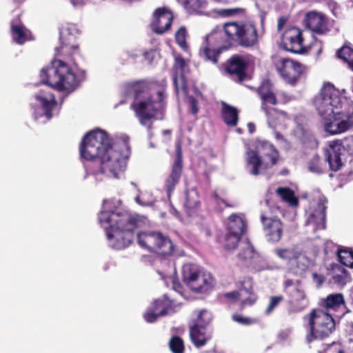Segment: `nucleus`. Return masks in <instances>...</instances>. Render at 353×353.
Returning <instances> with one entry per match:
<instances>
[{
    "mask_svg": "<svg viewBox=\"0 0 353 353\" xmlns=\"http://www.w3.org/2000/svg\"><path fill=\"white\" fill-rule=\"evenodd\" d=\"M125 146L124 143H114L105 131L97 129L83 136L79 154L86 161L85 167L90 174L119 178L126 167L127 156L121 151Z\"/></svg>",
    "mask_w": 353,
    "mask_h": 353,
    "instance_id": "nucleus-1",
    "label": "nucleus"
},
{
    "mask_svg": "<svg viewBox=\"0 0 353 353\" xmlns=\"http://www.w3.org/2000/svg\"><path fill=\"white\" fill-rule=\"evenodd\" d=\"M123 93L133 97L130 108L134 111L140 124L152 128V121L162 120L166 108V84L148 79L126 82Z\"/></svg>",
    "mask_w": 353,
    "mask_h": 353,
    "instance_id": "nucleus-2",
    "label": "nucleus"
},
{
    "mask_svg": "<svg viewBox=\"0 0 353 353\" xmlns=\"http://www.w3.org/2000/svg\"><path fill=\"white\" fill-rule=\"evenodd\" d=\"M314 105L325 119L326 132L335 135L353 130V101L330 83H324L314 99Z\"/></svg>",
    "mask_w": 353,
    "mask_h": 353,
    "instance_id": "nucleus-3",
    "label": "nucleus"
},
{
    "mask_svg": "<svg viewBox=\"0 0 353 353\" xmlns=\"http://www.w3.org/2000/svg\"><path fill=\"white\" fill-rule=\"evenodd\" d=\"M40 78L48 86L40 90L35 98L40 102L44 115L50 119L53 108L57 105L51 90L73 91L78 86V81L76 74L61 61H54L52 65L42 68Z\"/></svg>",
    "mask_w": 353,
    "mask_h": 353,
    "instance_id": "nucleus-4",
    "label": "nucleus"
},
{
    "mask_svg": "<svg viewBox=\"0 0 353 353\" xmlns=\"http://www.w3.org/2000/svg\"><path fill=\"white\" fill-rule=\"evenodd\" d=\"M99 221L105 227L110 244L117 250L129 247L134 240L135 230L144 224L142 216L126 211H101Z\"/></svg>",
    "mask_w": 353,
    "mask_h": 353,
    "instance_id": "nucleus-5",
    "label": "nucleus"
},
{
    "mask_svg": "<svg viewBox=\"0 0 353 353\" xmlns=\"http://www.w3.org/2000/svg\"><path fill=\"white\" fill-rule=\"evenodd\" d=\"M258 17L260 28L257 30L256 23L252 21H238L223 24L226 40L228 45L239 46L245 48H252L259 43V39L265 34L267 12L259 9Z\"/></svg>",
    "mask_w": 353,
    "mask_h": 353,
    "instance_id": "nucleus-6",
    "label": "nucleus"
},
{
    "mask_svg": "<svg viewBox=\"0 0 353 353\" xmlns=\"http://www.w3.org/2000/svg\"><path fill=\"white\" fill-rule=\"evenodd\" d=\"M334 315L324 312L321 308H314L303 317L307 321L305 340L308 343L314 340H323L335 330Z\"/></svg>",
    "mask_w": 353,
    "mask_h": 353,
    "instance_id": "nucleus-7",
    "label": "nucleus"
},
{
    "mask_svg": "<svg viewBox=\"0 0 353 353\" xmlns=\"http://www.w3.org/2000/svg\"><path fill=\"white\" fill-rule=\"evenodd\" d=\"M278 159L279 152L275 147L269 142H263L259 152L253 150L247 152L246 162L247 165L251 167L250 172L257 176L260 174V167L271 168L277 163Z\"/></svg>",
    "mask_w": 353,
    "mask_h": 353,
    "instance_id": "nucleus-8",
    "label": "nucleus"
},
{
    "mask_svg": "<svg viewBox=\"0 0 353 353\" xmlns=\"http://www.w3.org/2000/svg\"><path fill=\"white\" fill-rule=\"evenodd\" d=\"M77 34H78V30L74 25H70L61 30L60 32L61 44L59 47L56 48V59L52 62L61 61L72 70L65 61L72 62L75 64L74 56L79 52Z\"/></svg>",
    "mask_w": 353,
    "mask_h": 353,
    "instance_id": "nucleus-9",
    "label": "nucleus"
},
{
    "mask_svg": "<svg viewBox=\"0 0 353 353\" xmlns=\"http://www.w3.org/2000/svg\"><path fill=\"white\" fill-rule=\"evenodd\" d=\"M256 92L261 100V110L269 121H274L279 116H287L285 111L274 107L279 101L274 92L273 83L270 79H263L256 88Z\"/></svg>",
    "mask_w": 353,
    "mask_h": 353,
    "instance_id": "nucleus-10",
    "label": "nucleus"
},
{
    "mask_svg": "<svg viewBox=\"0 0 353 353\" xmlns=\"http://www.w3.org/2000/svg\"><path fill=\"white\" fill-rule=\"evenodd\" d=\"M137 241L142 248L163 256H170L174 250L170 239L160 232L138 233Z\"/></svg>",
    "mask_w": 353,
    "mask_h": 353,
    "instance_id": "nucleus-11",
    "label": "nucleus"
},
{
    "mask_svg": "<svg viewBox=\"0 0 353 353\" xmlns=\"http://www.w3.org/2000/svg\"><path fill=\"white\" fill-rule=\"evenodd\" d=\"M260 220L267 241L279 242L283 234V224L281 219L273 215L272 212H263L261 214Z\"/></svg>",
    "mask_w": 353,
    "mask_h": 353,
    "instance_id": "nucleus-12",
    "label": "nucleus"
},
{
    "mask_svg": "<svg viewBox=\"0 0 353 353\" xmlns=\"http://www.w3.org/2000/svg\"><path fill=\"white\" fill-rule=\"evenodd\" d=\"M274 65L279 74L289 83H295L305 70L301 63L284 57L276 59Z\"/></svg>",
    "mask_w": 353,
    "mask_h": 353,
    "instance_id": "nucleus-13",
    "label": "nucleus"
},
{
    "mask_svg": "<svg viewBox=\"0 0 353 353\" xmlns=\"http://www.w3.org/2000/svg\"><path fill=\"white\" fill-rule=\"evenodd\" d=\"M303 42V30L297 27L292 26L286 29L281 36L283 48L292 53L304 54L306 50Z\"/></svg>",
    "mask_w": 353,
    "mask_h": 353,
    "instance_id": "nucleus-14",
    "label": "nucleus"
},
{
    "mask_svg": "<svg viewBox=\"0 0 353 353\" xmlns=\"http://www.w3.org/2000/svg\"><path fill=\"white\" fill-rule=\"evenodd\" d=\"M287 294L289 297L288 314L299 313L308 307L310 300L300 281L297 280L296 286L288 290Z\"/></svg>",
    "mask_w": 353,
    "mask_h": 353,
    "instance_id": "nucleus-15",
    "label": "nucleus"
},
{
    "mask_svg": "<svg viewBox=\"0 0 353 353\" xmlns=\"http://www.w3.org/2000/svg\"><path fill=\"white\" fill-rule=\"evenodd\" d=\"M183 154L181 143H177L175 157L172 165L171 172L165 181L164 189L170 199L176 185L179 183L183 172Z\"/></svg>",
    "mask_w": 353,
    "mask_h": 353,
    "instance_id": "nucleus-16",
    "label": "nucleus"
},
{
    "mask_svg": "<svg viewBox=\"0 0 353 353\" xmlns=\"http://www.w3.org/2000/svg\"><path fill=\"white\" fill-rule=\"evenodd\" d=\"M183 275V282L193 292L205 293L212 288V281L201 275L200 272L195 268L185 270Z\"/></svg>",
    "mask_w": 353,
    "mask_h": 353,
    "instance_id": "nucleus-17",
    "label": "nucleus"
},
{
    "mask_svg": "<svg viewBox=\"0 0 353 353\" xmlns=\"http://www.w3.org/2000/svg\"><path fill=\"white\" fill-rule=\"evenodd\" d=\"M173 19L170 10L165 7L157 8L152 14L150 28L157 34H163L171 29Z\"/></svg>",
    "mask_w": 353,
    "mask_h": 353,
    "instance_id": "nucleus-18",
    "label": "nucleus"
},
{
    "mask_svg": "<svg viewBox=\"0 0 353 353\" xmlns=\"http://www.w3.org/2000/svg\"><path fill=\"white\" fill-rule=\"evenodd\" d=\"M276 255L299 271H305L307 268V259L302 250L297 248H279L275 250Z\"/></svg>",
    "mask_w": 353,
    "mask_h": 353,
    "instance_id": "nucleus-19",
    "label": "nucleus"
},
{
    "mask_svg": "<svg viewBox=\"0 0 353 353\" xmlns=\"http://www.w3.org/2000/svg\"><path fill=\"white\" fill-rule=\"evenodd\" d=\"M173 70V85L176 92L178 93L179 87L178 83L179 78L181 80V90L184 94L188 92V83L185 75L190 72L188 61L181 54H176L174 57L172 65Z\"/></svg>",
    "mask_w": 353,
    "mask_h": 353,
    "instance_id": "nucleus-20",
    "label": "nucleus"
},
{
    "mask_svg": "<svg viewBox=\"0 0 353 353\" xmlns=\"http://www.w3.org/2000/svg\"><path fill=\"white\" fill-rule=\"evenodd\" d=\"M174 312L172 301L166 297H163L154 300L152 305L148 307L143 316L148 323H154L159 316H163Z\"/></svg>",
    "mask_w": 353,
    "mask_h": 353,
    "instance_id": "nucleus-21",
    "label": "nucleus"
},
{
    "mask_svg": "<svg viewBox=\"0 0 353 353\" xmlns=\"http://www.w3.org/2000/svg\"><path fill=\"white\" fill-rule=\"evenodd\" d=\"M303 25L305 28L317 34H324L330 30L327 16L315 10L306 13L303 20Z\"/></svg>",
    "mask_w": 353,
    "mask_h": 353,
    "instance_id": "nucleus-22",
    "label": "nucleus"
},
{
    "mask_svg": "<svg viewBox=\"0 0 353 353\" xmlns=\"http://www.w3.org/2000/svg\"><path fill=\"white\" fill-rule=\"evenodd\" d=\"M319 308L327 313L334 314L339 317L345 314V301L341 293H334L321 299L319 303Z\"/></svg>",
    "mask_w": 353,
    "mask_h": 353,
    "instance_id": "nucleus-23",
    "label": "nucleus"
},
{
    "mask_svg": "<svg viewBox=\"0 0 353 353\" xmlns=\"http://www.w3.org/2000/svg\"><path fill=\"white\" fill-rule=\"evenodd\" d=\"M327 276H330L329 283L339 288L343 287L351 281L348 271L336 263L331 264L327 268Z\"/></svg>",
    "mask_w": 353,
    "mask_h": 353,
    "instance_id": "nucleus-24",
    "label": "nucleus"
},
{
    "mask_svg": "<svg viewBox=\"0 0 353 353\" xmlns=\"http://www.w3.org/2000/svg\"><path fill=\"white\" fill-rule=\"evenodd\" d=\"M329 147L325 152V161L328 163L330 170L337 172L343 165L341 160L342 150L339 142L336 141H331Z\"/></svg>",
    "mask_w": 353,
    "mask_h": 353,
    "instance_id": "nucleus-25",
    "label": "nucleus"
},
{
    "mask_svg": "<svg viewBox=\"0 0 353 353\" xmlns=\"http://www.w3.org/2000/svg\"><path fill=\"white\" fill-rule=\"evenodd\" d=\"M247 66V63L240 56L234 55L228 61L225 70L230 74L236 76L239 81H242L246 77Z\"/></svg>",
    "mask_w": 353,
    "mask_h": 353,
    "instance_id": "nucleus-26",
    "label": "nucleus"
},
{
    "mask_svg": "<svg viewBox=\"0 0 353 353\" xmlns=\"http://www.w3.org/2000/svg\"><path fill=\"white\" fill-rule=\"evenodd\" d=\"M247 221L243 215L234 213L228 219L227 232L243 236L247 230Z\"/></svg>",
    "mask_w": 353,
    "mask_h": 353,
    "instance_id": "nucleus-27",
    "label": "nucleus"
},
{
    "mask_svg": "<svg viewBox=\"0 0 353 353\" xmlns=\"http://www.w3.org/2000/svg\"><path fill=\"white\" fill-rule=\"evenodd\" d=\"M240 291H245L249 295L248 298L241 301L239 304L240 310H244L247 306H252L256 303L257 296L254 292L252 278L245 277L240 281Z\"/></svg>",
    "mask_w": 353,
    "mask_h": 353,
    "instance_id": "nucleus-28",
    "label": "nucleus"
},
{
    "mask_svg": "<svg viewBox=\"0 0 353 353\" xmlns=\"http://www.w3.org/2000/svg\"><path fill=\"white\" fill-rule=\"evenodd\" d=\"M10 34L13 41L17 44L22 45L28 40L27 29L21 21L19 16L12 20Z\"/></svg>",
    "mask_w": 353,
    "mask_h": 353,
    "instance_id": "nucleus-29",
    "label": "nucleus"
},
{
    "mask_svg": "<svg viewBox=\"0 0 353 353\" xmlns=\"http://www.w3.org/2000/svg\"><path fill=\"white\" fill-rule=\"evenodd\" d=\"M190 337L193 345L197 348L204 346L212 338L211 335L207 332L206 328L197 325L190 327Z\"/></svg>",
    "mask_w": 353,
    "mask_h": 353,
    "instance_id": "nucleus-30",
    "label": "nucleus"
},
{
    "mask_svg": "<svg viewBox=\"0 0 353 353\" xmlns=\"http://www.w3.org/2000/svg\"><path fill=\"white\" fill-rule=\"evenodd\" d=\"M227 39L228 36L225 35L224 28H223V30H212L205 37L204 42L220 50L227 49L233 46V45H228L227 43Z\"/></svg>",
    "mask_w": 353,
    "mask_h": 353,
    "instance_id": "nucleus-31",
    "label": "nucleus"
},
{
    "mask_svg": "<svg viewBox=\"0 0 353 353\" xmlns=\"http://www.w3.org/2000/svg\"><path fill=\"white\" fill-rule=\"evenodd\" d=\"M221 117L228 126H236L239 121V111L226 102H221Z\"/></svg>",
    "mask_w": 353,
    "mask_h": 353,
    "instance_id": "nucleus-32",
    "label": "nucleus"
},
{
    "mask_svg": "<svg viewBox=\"0 0 353 353\" xmlns=\"http://www.w3.org/2000/svg\"><path fill=\"white\" fill-rule=\"evenodd\" d=\"M221 50L212 46L205 42H203V46L200 48V56L205 61H210L213 63H216L219 60V55Z\"/></svg>",
    "mask_w": 353,
    "mask_h": 353,
    "instance_id": "nucleus-33",
    "label": "nucleus"
},
{
    "mask_svg": "<svg viewBox=\"0 0 353 353\" xmlns=\"http://www.w3.org/2000/svg\"><path fill=\"white\" fill-rule=\"evenodd\" d=\"M326 208L323 204H319L310 215L311 221L316 225V230H324L326 228Z\"/></svg>",
    "mask_w": 353,
    "mask_h": 353,
    "instance_id": "nucleus-34",
    "label": "nucleus"
},
{
    "mask_svg": "<svg viewBox=\"0 0 353 353\" xmlns=\"http://www.w3.org/2000/svg\"><path fill=\"white\" fill-rule=\"evenodd\" d=\"M185 211L188 216H192L197 213L201 206V202L197 194H186L185 201L183 204Z\"/></svg>",
    "mask_w": 353,
    "mask_h": 353,
    "instance_id": "nucleus-35",
    "label": "nucleus"
},
{
    "mask_svg": "<svg viewBox=\"0 0 353 353\" xmlns=\"http://www.w3.org/2000/svg\"><path fill=\"white\" fill-rule=\"evenodd\" d=\"M258 256V254L254 251V248L247 244L246 247L241 250L238 254V258L245 266L250 267L252 265V261Z\"/></svg>",
    "mask_w": 353,
    "mask_h": 353,
    "instance_id": "nucleus-36",
    "label": "nucleus"
},
{
    "mask_svg": "<svg viewBox=\"0 0 353 353\" xmlns=\"http://www.w3.org/2000/svg\"><path fill=\"white\" fill-rule=\"evenodd\" d=\"M276 193L281 198L291 206H296L299 204V200L296 197L294 192L290 188H279Z\"/></svg>",
    "mask_w": 353,
    "mask_h": 353,
    "instance_id": "nucleus-37",
    "label": "nucleus"
},
{
    "mask_svg": "<svg viewBox=\"0 0 353 353\" xmlns=\"http://www.w3.org/2000/svg\"><path fill=\"white\" fill-rule=\"evenodd\" d=\"M339 262L347 267L353 268V250L349 248H340L337 251Z\"/></svg>",
    "mask_w": 353,
    "mask_h": 353,
    "instance_id": "nucleus-38",
    "label": "nucleus"
},
{
    "mask_svg": "<svg viewBox=\"0 0 353 353\" xmlns=\"http://www.w3.org/2000/svg\"><path fill=\"white\" fill-rule=\"evenodd\" d=\"M212 320V314L208 310L203 309L199 311L196 319L192 325L206 328L211 323Z\"/></svg>",
    "mask_w": 353,
    "mask_h": 353,
    "instance_id": "nucleus-39",
    "label": "nucleus"
},
{
    "mask_svg": "<svg viewBox=\"0 0 353 353\" xmlns=\"http://www.w3.org/2000/svg\"><path fill=\"white\" fill-rule=\"evenodd\" d=\"M337 57L343 60L348 64L349 68L353 71V49L347 46H343L336 52Z\"/></svg>",
    "mask_w": 353,
    "mask_h": 353,
    "instance_id": "nucleus-40",
    "label": "nucleus"
},
{
    "mask_svg": "<svg viewBox=\"0 0 353 353\" xmlns=\"http://www.w3.org/2000/svg\"><path fill=\"white\" fill-rule=\"evenodd\" d=\"M183 6L190 13H196L207 5L206 0H183Z\"/></svg>",
    "mask_w": 353,
    "mask_h": 353,
    "instance_id": "nucleus-41",
    "label": "nucleus"
},
{
    "mask_svg": "<svg viewBox=\"0 0 353 353\" xmlns=\"http://www.w3.org/2000/svg\"><path fill=\"white\" fill-rule=\"evenodd\" d=\"M169 348L172 353H184L183 340L179 336H172L169 341Z\"/></svg>",
    "mask_w": 353,
    "mask_h": 353,
    "instance_id": "nucleus-42",
    "label": "nucleus"
},
{
    "mask_svg": "<svg viewBox=\"0 0 353 353\" xmlns=\"http://www.w3.org/2000/svg\"><path fill=\"white\" fill-rule=\"evenodd\" d=\"M323 163L318 154L314 155L307 163L308 170L315 174L323 172Z\"/></svg>",
    "mask_w": 353,
    "mask_h": 353,
    "instance_id": "nucleus-43",
    "label": "nucleus"
},
{
    "mask_svg": "<svg viewBox=\"0 0 353 353\" xmlns=\"http://www.w3.org/2000/svg\"><path fill=\"white\" fill-rule=\"evenodd\" d=\"M242 236L227 232L225 236V248L230 250L236 248Z\"/></svg>",
    "mask_w": 353,
    "mask_h": 353,
    "instance_id": "nucleus-44",
    "label": "nucleus"
},
{
    "mask_svg": "<svg viewBox=\"0 0 353 353\" xmlns=\"http://www.w3.org/2000/svg\"><path fill=\"white\" fill-rule=\"evenodd\" d=\"M304 48H305L306 50L305 54L310 52L314 55L319 57L321 55L323 50V43L320 40L315 37L310 45H304Z\"/></svg>",
    "mask_w": 353,
    "mask_h": 353,
    "instance_id": "nucleus-45",
    "label": "nucleus"
},
{
    "mask_svg": "<svg viewBox=\"0 0 353 353\" xmlns=\"http://www.w3.org/2000/svg\"><path fill=\"white\" fill-rule=\"evenodd\" d=\"M339 142L340 148L347 154L353 157V135L345 137L343 140H335Z\"/></svg>",
    "mask_w": 353,
    "mask_h": 353,
    "instance_id": "nucleus-46",
    "label": "nucleus"
},
{
    "mask_svg": "<svg viewBox=\"0 0 353 353\" xmlns=\"http://www.w3.org/2000/svg\"><path fill=\"white\" fill-rule=\"evenodd\" d=\"M186 34L187 32L185 27H181L175 33L176 42L182 48H187Z\"/></svg>",
    "mask_w": 353,
    "mask_h": 353,
    "instance_id": "nucleus-47",
    "label": "nucleus"
},
{
    "mask_svg": "<svg viewBox=\"0 0 353 353\" xmlns=\"http://www.w3.org/2000/svg\"><path fill=\"white\" fill-rule=\"evenodd\" d=\"M232 319L234 321L244 325H250L258 323L256 319L243 316L239 314H234L232 316Z\"/></svg>",
    "mask_w": 353,
    "mask_h": 353,
    "instance_id": "nucleus-48",
    "label": "nucleus"
},
{
    "mask_svg": "<svg viewBox=\"0 0 353 353\" xmlns=\"http://www.w3.org/2000/svg\"><path fill=\"white\" fill-rule=\"evenodd\" d=\"M283 301V296L281 295L271 296L270 299L269 304L265 309V313L266 314H270L274 310V309L277 307Z\"/></svg>",
    "mask_w": 353,
    "mask_h": 353,
    "instance_id": "nucleus-49",
    "label": "nucleus"
},
{
    "mask_svg": "<svg viewBox=\"0 0 353 353\" xmlns=\"http://www.w3.org/2000/svg\"><path fill=\"white\" fill-rule=\"evenodd\" d=\"M187 97V102L190 110V112L196 115L199 111V102L197 99L193 96H188V93L185 94Z\"/></svg>",
    "mask_w": 353,
    "mask_h": 353,
    "instance_id": "nucleus-50",
    "label": "nucleus"
},
{
    "mask_svg": "<svg viewBox=\"0 0 353 353\" xmlns=\"http://www.w3.org/2000/svg\"><path fill=\"white\" fill-rule=\"evenodd\" d=\"M241 292L240 289L239 290H234L232 292H225L221 294V296L223 298H225L228 300H231L232 301H236L239 299L241 296Z\"/></svg>",
    "mask_w": 353,
    "mask_h": 353,
    "instance_id": "nucleus-51",
    "label": "nucleus"
},
{
    "mask_svg": "<svg viewBox=\"0 0 353 353\" xmlns=\"http://www.w3.org/2000/svg\"><path fill=\"white\" fill-rule=\"evenodd\" d=\"M213 197L218 205L223 203L225 207L233 208L234 205L229 204L225 199L221 198L216 192L213 193Z\"/></svg>",
    "mask_w": 353,
    "mask_h": 353,
    "instance_id": "nucleus-52",
    "label": "nucleus"
},
{
    "mask_svg": "<svg viewBox=\"0 0 353 353\" xmlns=\"http://www.w3.org/2000/svg\"><path fill=\"white\" fill-rule=\"evenodd\" d=\"M241 10L240 8L236 9H223L220 11V13L223 16H232L236 14L239 13V11Z\"/></svg>",
    "mask_w": 353,
    "mask_h": 353,
    "instance_id": "nucleus-53",
    "label": "nucleus"
},
{
    "mask_svg": "<svg viewBox=\"0 0 353 353\" xmlns=\"http://www.w3.org/2000/svg\"><path fill=\"white\" fill-rule=\"evenodd\" d=\"M288 17L285 16H281L278 19L277 30L280 32L288 21Z\"/></svg>",
    "mask_w": 353,
    "mask_h": 353,
    "instance_id": "nucleus-54",
    "label": "nucleus"
},
{
    "mask_svg": "<svg viewBox=\"0 0 353 353\" xmlns=\"http://www.w3.org/2000/svg\"><path fill=\"white\" fill-rule=\"evenodd\" d=\"M312 279L314 282L317 283L319 285L323 284V283L324 282V276L316 272H314L312 274Z\"/></svg>",
    "mask_w": 353,
    "mask_h": 353,
    "instance_id": "nucleus-55",
    "label": "nucleus"
},
{
    "mask_svg": "<svg viewBox=\"0 0 353 353\" xmlns=\"http://www.w3.org/2000/svg\"><path fill=\"white\" fill-rule=\"evenodd\" d=\"M296 285V281L294 283L292 279H287L283 283V286L286 292L288 290L292 289V288H294Z\"/></svg>",
    "mask_w": 353,
    "mask_h": 353,
    "instance_id": "nucleus-56",
    "label": "nucleus"
},
{
    "mask_svg": "<svg viewBox=\"0 0 353 353\" xmlns=\"http://www.w3.org/2000/svg\"><path fill=\"white\" fill-rule=\"evenodd\" d=\"M172 288L177 292L180 293V294H182V292H183V287L181 285V284L176 281V280H173L172 281Z\"/></svg>",
    "mask_w": 353,
    "mask_h": 353,
    "instance_id": "nucleus-57",
    "label": "nucleus"
},
{
    "mask_svg": "<svg viewBox=\"0 0 353 353\" xmlns=\"http://www.w3.org/2000/svg\"><path fill=\"white\" fill-rule=\"evenodd\" d=\"M154 54L155 50H151L144 53V57L149 61V63H151L154 59Z\"/></svg>",
    "mask_w": 353,
    "mask_h": 353,
    "instance_id": "nucleus-58",
    "label": "nucleus"
},
{
    "mask_svg": "<svg viewBox=\"0 0 353 353\" xmlns=\"http://www.w3.org/2000/svg\"><path fill=\"white\" fill-rule=\"evenodd\" d=\"M135 201L136 202L141 205H143V206H145V205H149V203L148 202H145L144 201H143L141 199V195H137L135 198Z\"/></svg>",
    "mask_w": 353,
    "mask_h": 353,
    "instance_id": "nucleus-59",
    "label": "nucleus"
},
{
    "mask_svg": "<svg viewBox=\"0 0 353 353\" xmlns=\"http://www.w3.org/2000/svg\"><path fill=\"white\" fill-rule=\"evenodd\" d=\"M248 128L250 133H253L255 131V125L253 123H248Z\"/></svg>",
    "mask_w": 353,
    "mask_h": 353,
    "instance_id": "nucleus-60",
    "label": "nucleus"
},
{
    "mask_svg": "<svg viewBox=\"0 0 353 353\" xmlns=\"http://www.w3.org/2000/svg\"><path fill=\"white\" fill-rule=\"evenodd\" d=\"M288 335V332H286V331H281L279 334V336L280 337H281L282 339H285V337H287Z\"/></svg>",
    "mask_w": 353,
    "mask_h": 353,
    "instance_id": "nucleus-61",
    "label": "nucleus"
},
{
    "mask_svg": "<svg viewBox=\"0 0 353 353\" xmlns=\"http://www.w3.org/2000/svg\"><path fill=\"white\" fill-rule=\"evenodd\" d=\"M203 231L207 236H211V230L208 227L205 228Z\"/></svg>",
    "mask_w": 353,
    "mask_h": 353,
    "instance_id": "nucleus-62",
    "label": "nucleus"
},
{
    "mask_svg": "<svg viewBox=\"0 0 353 353\" xmlns=\"http://www.w3.org/2000/svg\"><path fill=\"white\" fill-rule=\"evenodd\" d=\"M309 139H310V143H312V145H317V141H316V139L313 137H311Z\"/></svg>",
    "mask_w": 353,
    "mask_h": 353,
    "instance_id": "nucleus-63",
    "label": "nucleus"
},
{
    "mask_svg": "<svg viewBox=\"0 0 353 353\" xmlns=\"http://www.w3.org/2000/svg\"><path fill=\"white\" fill-rule=\"evenodd\" d=\"M338 353H345V351H344L343 350H341H341H339L338 351Z\"/></svg>",
    "mask_w": 353,
    "mask_h": 353,
    "instance_id": "nucleus-64",
    "label": "nucleus"
}]
</instances>
